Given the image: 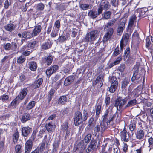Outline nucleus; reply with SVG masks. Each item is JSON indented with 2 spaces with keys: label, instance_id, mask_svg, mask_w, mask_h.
Instances as JSON below:
<instances>
[{
  "label": "nucleus",
  "instance_id": "1",
  "mask_svg": "<svg viewBox=\"0 0 153 153\" xmlns=\"http://www.w3.org/2000/svg\"><path fill=\"white\" fill-rule=\"evenodd\" d=\"M116 21V20L115 19H113L105 25L104 27V30L106 31L107 32L103 37L104 41H106L109 40L112 36L113 33V29L112 28H109V27L112 26Z\"/></svg>",
  "mask_w": 153,
  "mask_h": 153
},
{
  "label": "nucleus",
  "instance_id": "2",
  "mask_svg": "<svg viewBox=\"0 0 153 153\" xmlns=\"http://www.w3.org/2000/svg\"><path fill=\"white\" fill-rule=\"evenodd\" d=\"M98 34L97 30L92 31L86 35L85 40L88 42L93 41L97 37Z\"/></svg>",
  "mask_w": 153,
  "mask_h": 153
},
{
  "label": "nucleus",
  "instance_id": "3",
  "mask_svg": "<svg viewBox=\"0 0 153 153\" xmlns=\"http://www.w3.org/2000/svg\"><path fill=\"white\" fill-rule=\"evenodd\" d=\"M110 7L109 3L106 1L103 0L101 1L97 10L98 14H100L102 13L103 10H107Z\"/></svg>",
  "mask_w": 153,
  "mask_h": 153
},
{
  "label": "nucleus",
  "instance_id": "4",
  "mask_svg": "<svg viewBox=\"0 0 153 153\" xmlns=\"http://www.w3.org/2000/svg\"><path fill=\"white\" fill-rule=\"evenodd\" d=\"M106 129V126L103 123L97 124L94 128V131L96 134L100 132L102 133Z\"/></svg>",
  "mask_w": 153,
  "mask_h": 153
},
{
  "label": "nucleus",
  "instance_id": "5",
  "mask_svg": "<svg viewBox=\"0 0 153 153\" xmlns=\"http://www.w3.org/2000/svg\"><path fill=\"white\" fill-rule=\"evenodd\" d=\"M83 120L82 114L80 111H77L75 114L74 123L76 126H78L81 123Z\"/></svg>",
  "mask_w": 153,
  "mask_h": 153
},
{
  "label": "nucleus",
  "instance_id": "6",
  "mask_svg": "<svg viewBox=\"0 0 153 153\" xmlns=\"http://www.w3.org/2000/svg\"><path fill=\"white\" fill-rule=\"evenodd\" d=\"M110 81L111 83V86L109 88V91L111 93L114 92L116 90L118 85V82L116 77H112Z\"/></svg>",
  "mask_w": 153,
  "mask_h": 153
},
{
  "label": "nucleus",
  "instance_id": "7",
  "mask_svg": "<svg viewBox=\"0 0 153 153\" xmlns=\"http://www.w3.org/2000/svg\"><path fill=\"white\" fill-rule=\"evenodd\" d=\"M125 103V100L122 99L121 98H120L117 99L116 101L115 106L117 107V110H123L125 108L123 106Z\"/></svg>",
  "mask_w": 153,
  "mask_h": 153
},
{
  "label": "nucleus",
  "instance_id": "8",
  "mask_svg": "<svg viewBox=\"0 0 153 153\" xmlns=\"http://www.w3.org/2000/svg\"><path fill=\"white\" fill-rule=\"evenodd\" d=\"M59 67L56 65H53L48 68L46 71V74L49 77L53 73L56 72L59 69Z\"/></svg>",
  "mask_w": 153,
  "mask_h": 153
},
{
  "label": "nucleus",
  "instance_id": "9",
  "mask_svg": "<svg viewBox=\"0 0 153 153\" xmlns=\"http://www.w3.org/2000/svg\"><path fill=\"white\" fill-rule=\"evenodd\" d=\"M136 19V17L135 15H133L130 19L128 27V32L130 33L131 34V33L133 28L132 27L134 25V22Z\"/></svg>",
  "mask_w": 153,
  "mask_h": 153
},
{
  "label": "nucleus",
  "instance_id": "10",
  "mask_svg": "<svg viewBox=\"0 0 153 153\" xmlns=\"http://www.w3.org/2000/svg\"><path fill=\"white\" fill-rule=\"evenodd\" d=\"M129 35L128 33H125L123 35L120 42L121 48L127 44L129 40Z\"/></svg>",
  "mask_w": 153,
  "mask_h": 153
},
{
  "label": "nucleus",
  "instance_id": "11",
  "mask_svg": "<svg viewBox=\"0 0 153 153\" xmlns=\"http://www.w3.org/2000/svg\"><path fill=\"white\" fill-rule=\"evenodd\" d=\"M33 141L28 140L26 143L25 146V153H29L31 150Z\"/></svg>",
  "mask_w": 153,
  "mask_h": 153
},
{
  "label": "nucleus",
  "instance_id": "12",
  "mask_svg": "<svg viewBox=\"0 0 153 153\" xmlns=\"http://www.w3.org/2000/svg\"><path fill=\"white\" fill-rule=\"evenodd\" d=\"M126 21L122 19L120 21V23L118 25L117 28V33L119 35H120L124 29Z\"/></svg>",
  "mask_w": 153,
  "mask_h": 153
},
{
  "label": "nucleus",
  "instance_id": "13",
  "mask_svg": "<svg viewBox=\"0 0 153 153\" xmlns=\"http://www.w3.org/2000/svg\"><path fill=\"white\" fill-rule=\"evenodd\" d=\"M120 136L121 140L125 142H127L129 140V137L127 135L126 129L124 128V129L120 132Z\"/></svg>",
  "mask_w": 153,
  "mask_h": 153
},
{
  "label": "nucleus",
  "instance_id": "14",
  "mask_svg": "<svg viewBox=\"0 0 153 153\" xmlns=\"http://www.w3.org/2000/svg\"><path fill=\"white\" fill-rule=\"evenodd\" d=\"M145 132L142 129L138 130L135 133L136 138L139 140L143 139L144 137Z\"/></svg>",
  "mask_w": 153,
  "mask_h": 153
},
{
  "label": "nucleus",
  "instance_id": "15",
  "mask_svg": "<svg viewBox=\"0 0 153 153\" xmlns=\"http://www.w3.org/2000/svg\"><path fill=\"white\" fill-rule=\"evenodd\" d=\"M27 89L26 88H24L23 89L21 90L18 95L19 98L21 100L23 99L27 95Z\"/></svg>",
  "mask_w": 153,
  "mask_h": 153
},
{
  "label": "nucleus",
  "instance_id": "16",
  "mask_svg": "<svg viewBox=\"0 0 153 153\" xmlns=\"http://www.w3.org/2000/svg\"><path fill=\"white\" fill-rule=\"evenodd\" d=\"M32 131V129L28 126L24 127L22 128V134L24 136L26 137Z\"/></svg>",
  "mask_w": 153,
  "mask_h": 153
},
{
  "label": "nucleus",
  "instance_id": "17",
  "mask_svg": "<svg viewBox=\"0 0 153 153\" xmlns=\"http://www.w3.org/2000/svg\"><path fill=\"white\" fill-rule=\"evenodd\" d=\"M53 59L52 57L50 56L45 57L42 59V63L45 65H50L52 62Z\"/></svg>",
  "mask_w": 153,
  "mask_h": 153
},
{
  "label": "nucleus",
  "instance_id": "18",
  "mask_svg": "<svg viewBox=\"0 0 153 153\" xmlns=\"http://www.w3.org/2000/svg\"><path fill=\"white\" fill-rule=\"evenodd\" d=\"M97 142L94 139L91 140V144L89 146L87 149L86 151L87 152H89L94 149L96 147Z\"/></svg>",
  "mask_w": 153,
  "mask_h": 153
},
{
  "label": "nucleus",
  "instance_id": "19",
  "mask_svg": "<svg viewBox=\"0 0 153 153\" xmlns=\"http://www.w3.org/2000/svg\"><path fill=\"white\" fill-rule=\"evenodd\" d=\"M46 128L48 132H51L55 129V125L52 124L51 122H50L46 124Z\"/></svg>",
  "mask_w": 153,
  "mask_h": 153
},
{
  "label": "nucleus",
  "instance_id": "20",
  "mask_svg": "<svg viewBox=\"0 0 153 153\" xmlns=\"http://www.w3.org/2000/svg\"><path fill=\"white\" fill-rule=\"evenodd\" d=\"M42 30V27L40 25H39L35 27L32 34L33 36H36L39 34Z\"/></svg>",
  "mask_w": 153,
  "mask_h": 153
},
{
  "label": "nucleus",
  "instance_id": "21",
  "mask_svg": "<svg viewBox=\"0 0 153 153\" xmlns=\"http://www.w3.org/2000/svg\"><path fill=\"white\" fill-rule=\"evenodd\" d=\"M28 67L32 71H35L37 68V64L34 61L30 62L28 64Z\"/></svg>",
  "mask_w": 153,
  "mask_h": 153
},
{
  "label": "nucleus",
  "instance_id": "22",
  "mask_svg": "<svg viewBox=\"0 0 153 153\" xmlns=\"http://www.w3.org/2000/svg\"><path fill=\"white\" fill-rule=\"evenodd\" d=\"M5 30L9 32H12L14 30L16 27V25L13 24H8L4 26Z\"/></svg>",
  "mask_w": 153,
  "mask_h": 153
},
{
  "label": "nucleus",
  "instance_id": "23",
  "mask_svg": "<svg viewBox=\"0 0 153 153\" xmlns=\"http://www.w3.org/2000/svg\"><path fill=\"white\" fill-rule=\"evenodd\" d=\"M42 79L40 78L37 80L32 85V87L34 89H36L39 87L42 82Z\"/></svg>",
  "mask_w": 153,
  "mask_h": 153
},
{
  "label": "nucleus",
  "instance_id": "24",
  "mask_svg": "<svg viewBox=\"0 0 153 153\" xmlns=\"http://www.w3.org/2000/svg\"><path fill=\"white\" fill-rule=\"evenodd\" d=\"M100 14H98V12H97L94 10H91L88 13V15L92 18H95L98 15Z\"/></svg>",
  "mask_w": 153,
  "mask_h": 153
},
{
  "label": "nucleus",
  "instance_id": "25",
  "mask_svg": "<svg viewBox=\"0 0 153 153\" xmlns=\"http://www.w3.org/2000/svg\"><path fill=\"white\" fill-rule=\"evenodd\" d=\"M33 36L32 33L28 31H25L22 33V37L25 38L30 39Z\"/></svg>",
  "mask_w": 153,
  "mask_h": 153
},
{
  "label": "nucleus",
  "instance_id": "26",
  "mask_svg": "<svg viewBox=\"0 0 153 153\" xmlns=\"http://www.w3.org/2000/svg\"><path fill=\"white\" fill-rule=\"evenodd\" d=\"M67 101V98L65 96H63L60 97L58 100V103L59 104H64Z\"/></svg>",
  "mask_w": 153,
  "mask_h": 153
},
{
  "label": "nucleus",
  "instance_id": "27",
  "mask_svg": "<svg viewBox=\"0 0 153 153\" xmlns=\"http://www.w3.org/2000/svg\"><path fill=\"white\" fill-rule=\"evenodd\" d=\"M30 119V116L29 114L25 113L22 116V121L23 123H25L26 121L29 120Z\"/></svg>",
  "mask_w": 153,
  "mask_h": 153
},
{
  "label": "nucleus",
  "instance_id": "28",
  "mask_svg": "<svg viewBox=\"0 0 153 153\" xmlns=\"http://www.w3.org/2000/svg\"><path fill=\"white\" fill-rule=\"evenodd\" d=\"M73 80V77L72 76H69L67 77L64 81V85L67 86L71 84Z\"/></svg>",
  "mask_w": 153,
  "mask_h": 153
},
{
  "label": "nucleus",
  "instance_id": "29",
  "mask_svg": "<svg viewBox=\"0 0 153 153\" xmlns=\"http://www.w3.org/2000/svg\"><path fill=\"white\" fill-rule=\"evenodd\" d=\"M111 13L109 11L105 12L102 14V18L105 19H109L111 16Z\"/></svg>",
  "mask_w": 153,
  "mask_h": 153
},
{
  "label": "nucleus",
  "instance_id": "30",
  "mask_svg": "<svg viewBox=\"0 0 153 153\" xmlns=\"http://www.w3.org/2000/svg\"><path fill=\"white\" fill-rule=\"evenodd\" d=\"M80 8L83 10H85L92 8V5L87 4H81L80 5Z\"/></svg>",
  "mask_w": 153,
  "mask_h": 153
},
{
  "label": "nucleus",
  "instance_id": "31",
  "mask_svg": "<svg viewBox=\"0 0 153 153\" xmlns=\"http://www.w3.org/2000/svg\"><path fill=\"white\" fill-rule=\"evenodd\" d=\"M35 102L34 101H32L30 102L27 106L26 108L27 109L30 110L35 106Z\"/></svg>",
  "mask_w": 153,
  "mask_h": 153
},
{
  "label": "nucleus",
  "instance_id": "32",
  "mask_svg": "<svg viewBox=\"0 0 153 153\" xmlns=\"http://www.w3.org/2000/svg\"><path fill=\"white\" fill-rule=\"evenodd\" d=\"M136 100L135 99L130 101L127 105H126L125 107H130L131 106H134L136 105Z\"/></svg>",
  "mask_w": 153,
  "mask_h": 153
},
{
  "label": "nucleus",
  "instance_id": "33",
  "mask_svg": "<svg viewBox=\"0 0 153 153\" xmlns=\"http://www.w3.org/2000/svg\"><path fill=\"white\" fill-rule=\"evenodd\" d=\"M51 47V45L48 43H45L41 45L42 49L44 50H46L50 48Z\"/></svg>",
  "mask_w": 153,
  "mask_h": 153
},
{
  "label": "nucleus",
  "instance_id": "34",
  "mask_svg": "<svg viewBox=\"0 0 153 153\" xmlns=\"http://www.w3.org/2000/svg\"><path fill=\"white\" fill-rule=\"evenodd\" d=\"M36 7V10H42L44 7V5L42 3H40L35 5Z\"/></svg>",
  "mask_w": 153,
  "mask_h": 153
},
{
  "label": "nucleus",
  "instance_id": "35",
  "mask_svg": "<svg viewBox=\"0 0 153 153\" xmlns=\"http://www.w3.org/2000/svg\"><path fill=\"white\" fill-rule=\"evenodd\" d=\"M19 133L18 132H16L14 133L13 136V140L14 143H16L18 139Z\"/></svg>",
  "mask_w": 153,
  "mask_h": 153
},
{
  "label": "nucleus",
  "instance_id": "36",
  "mask_svg": "<svg viewBox=\"0 0 153 153\" xmlns=\"http://www.w3.org/2000/svg\"><path fill=\"white\" fill-rule=\"evenodd\" d=\"M26 58L23 56H19L17 58V62L19 64L23 63L25 60Z\"/></svg>",
  "mask_w": 153,
  "mask_h": 153
},
{
  "label": "nucleus",
  "instance_id": "37",
  "mask_svg": "<svg viewBox=\"0 0 153 153\" xmlns=\"http://www.w3.org/2000/svg\"><path fill=\"white\" fill-rule=\"evenodd\" d=\"M96 108V115L98 117L101 111V105H97Z\"/></svg>",
  "mask_w": 153,
  "mask_h": 153
},
{
  "label": "nucleus",
  "instance_id": "38",
  "mask_svg": "<svg viewBox=\"0 0 153 153\" xmlns=\"http://www.w3.org/2000/svg\"><path fill=\"white\" fill-rule=\"evenodd\" d=\"M128 82V81L126 79L124 80L122 82V88L123 90H125V88L127 85Z\"/></svg>",
  "mask_w": 153,
  "mask_h": 153
},
{
  "label": "nucleus",
  "instance_id": "39",
  "mask_svg": "<svg viewBox=\"0 0 153 153\" xmlns=\"http://www.w3.org/2000/svg\"><path fill=\"white\" fill-rule=\"evenodd\" d=\"M139 35L137 32H135L133 34L132 40L133 41L138 40L139 39Z\"/></svg>",
  "mask_w": 153,
  "mask_h": 153
},
{
  "label": "nucleus",
  "instance_id": "40",
  "mask_svg": "<svg viewBox=\"0 0 153 153\" xmlns=\"http://www.w3.org/2000/svg\"><path fill=\"white\" fill-rule=\"evenodd\" d=\"M91 137V135L90 134H87L85 137L84 141L86 143H88L90 140Z\"/></svg>",
  "mask_w": 153,
  "mask_h": 153
},
{
  "label": "nucleus",
  "instance_id": "41",
  "mask_svg": "<svg viewBox=\"0 0 153 153\" xmlns=\"http://www.w3.org/2000/svg\"><path fill=\"white\" fill-rule=\"evenodd\" d=\"M37 43L38 42L37 41H34L29 43L28 45V46L30 48H32L36 46Z\"/></svg>",
  "mask_w": 153,
  "mask_h": 153
},
{
  "label": "nucleus",
  "instance_id": "42",
  "mask_svg": "<svg viewBox=\"0 0 153 153\" xmlns=\"http://www.w3.org/2000/svg\"><path fill=\"white\" fill-rule=\"evenodd\" d=\"M83 117H82L83 121H85L88 118V113L87 111L84 110L83 111Z\"/></svg>",
  "mask_w": 153,
  "mask_h": 153
},
{
  "label": "nucleus",
  "instance_id": "43",
  "mask_svg": "<svg viewBox=\"0 0 153 153\" xmlns=\"http://www.w3.org/2000/svg\"><path fill=\"white\" fill-rule=\"evenodd\" d=\"M137 73V72L134 73L133 75V76L132 77L131 80L132 81H134L136 79H138L139 75L138 76Z\"/></svg>",
  "mask_w": 153,
  "mask_h": 153
},
{
  "label": "nucleus",
  "instance_id": "44",
  "mask_svg": "<svg viewBox=\"0 0 153 153\" xmlns=\"http://www.w3.org/2000/svg\"><path fill=\"white\" fill-rule=\"evenodd\" d=\"M37 132L38 131L36 130H34L33 131L31 137L30 139L32 140V141H34V139L36 137V134Z\"/></svg>",
  "mask_w": 153,
  "mask_h": 153
},
{
  "label": "nucleus",
  "instance_id": "45",
  "mask_svg": "<svg viewBox=\"0 0 153 153\" xmlns=\"http://www.w3.org/2000/svg\"><path fill=\"white\" fill-rule=\"evenodd\" d=\"M15 150L16 153H21V146L18 145H16L15 147Z\"/></svg>",
  "mask_w": 153,
  "mask_h": 153
},
{
  "label": "nucleus",
  "instance_id": "46",
  "mask_svg": "<svg viewBox=\"0 0 153 153\" xmlns=\"http://www.w3.org/2000/svg\"><path fill=\"white\" fill-rule=\"evenodd\" d=\"M9 97L8 95H4L1 97L2 100L4 102H6L8 100Z\"/></svg>",
  "mask_w": 153,
  "mask_h": 153
},
{
  "label": "nucleus",
  "instance_id": "47",
  "mask_svg": "<svg viewBox=\"0 0 153 153\" xmlns=\"http://www.w3.org/2000/svg\"><path fill=\"white\" fill-rule=\"evenodd\" d=\"M146 47L148 48L149 46L151 44V42L150 41V38L148 37L146 38Z\"/></svg>",
  "mask_w": 153,
  "mask_h": 153
},
{
  "label": "nucleus",
  "instance_id": "48",
  "mask_svg": "<svg viewBox=\"0 0 153 153\" xmlns=\"http://www.w3.org/2000/svg\"><path fill=\"white\" fill-rule=\"evenodd\" d=\"M103 79V77L102 76H98L96 80V83H98L102 81Z\"/></svg>",
  "mask_w": 153,
  "mask_h": 153
},
{
  "label": "nucleus",
  "instance_id": "49",
  "mask_svg": "<svg viewBox=\"0 0 153 153\" xmlns=\"http://www.w3.org/2000/svg\"><path fill=\"white\" fill-rule=\"evenodd\" d=\"M128 145L126 143H124L123 145V146L122 149L124 152L126 153L127 152L128 150Z\"/></svg>",
  "mask_w": 153,
  "mask_h": 153
},
{
  "label": "nucleus",
  "instance_id": "50",
  "mask_svg": "<svg viewBox=\"0 0 153 153\" xmlns=\"http://www.w3.org/2000/svg\"><path fill=\"white\" fill-rule=\"evenodd\" d=\"M110 97H106L105 98V102L106 106H108L110 102Z\"/></svg>",
  "mask_w": 153,
  "mask_h": 153
},
{
  "label": "nucleus",
  "instance_id": "51",
  "mask_svg": "<svg viewBox=\"0 0 153 153\" xmlns=\"http://www.w3.org/2000/svg\"><path fill=\"white\" fill-rule=\"evenodd\" d=\"M60 22L59 20H57L55 22L54 26L58 29L60 27Z\"/></svg>",
  "mask_w": 153,
  "mask_h": 153
},
{
  "label": "nucleus",
  "instance_id": "52",
  "mask_svg": "<svg viewBox=\"0 0 153 153\" xmlns=\"http://www.w3.org/2000/svg\"><path fill=\"white\" fill-rule=\"evenodd\" d=\"M11 45L9 43H7L4 45V48L5 50H9L11 48Z\"/></svg>",
  "mask_w": 153,
  "mask_h": 153
},
{
  "label": "nucleus",
  "instance_id": "53",
  "mask_svg": "<svg viewBox=\"0 0 153 153\" xmlns=\"http://www.w3.org/2000/svg\"><path fill=\"white\" fill-rule=\"evenodd\" d=\"M57 32L55 31V30H54V29H53L51 34V36L52 37H55L56 36H57Z\"/></svg>",
  "mask_w": 153,
  "mask_h": 153
},
{
  "label": "nucleus",
  "instance_id": "54",
  "mask_svg": "<svg viewBox=\"0 0 153 153\" xmlns=\"http://www.w3.org/2000/svg\"><path fill=\"white\" fill-rule=\"evenodd\" d=\"M55 92V90L53 89H51L49 92V97L51 98L52 96L54 94Z\"/></svg>",
  "mask_w": 153,
  "mask_h": 153
},
{
  "label": "nucleus",
  "instance_id": "55",
  "mask_svg": "<svg viewBox=\"0 0 153 153\" xmlns=\"http://www.w3.org/2000/svg\"><path fill=\"white\" fill-rule=\"evenodd\" d=\"M59 39L60 42H63L66 40V39L65 36H61L59 37Z\"/></svg>",
  "mask_w": 153,
  "mask_h": 153
},
{
  "label": "nucleus",
  "instance_id": "56",
  "mask_svg": "<svg viewBox=\"0 0 153 153\" xmlns=\"http://www.w3.org/2000/svg\"><path fill=\"white\" fill-rule=\"evenodd\" d=\"M31 52L32 51H23L22 53L23 55L27 56L29 55Z\"/></svg>",
  "mask_w": 153,
  "mask_h": 153
},
{
  "label": "nucleus",
  "instance_id": "57",
  "mask_svg": "<svg viewBox=\"0 0 153 153\" xmlns=\"http://www.w3.org/2000/svg\"><path fill=\"white\" fill-rule=\"evenodd\" d=\"M136 128V126L135 124H131L130 125L129 129L131 131H133Z\"/></svg>",
  "mask_w": 153,
  "mask_h": 153
},
{
  "label": "nucleus",
  "instance_id": "58",
  "mask_svg": "<svg viewBox=\"0 0 153 153\" xmlns=\"http://www.w3.org/2000/svg\"><path fill=\"white\" fill-rule=\"evenodd\" d=\"M125 66L124 64H121L119 68L120 71H123L125 69Z\"/></svg>",
  "mask_w": 153,
  "mask_h": 153
},
{
  "label": "nucleus",
  "instance_id": "59",
  "mask_svg": "<svg viewBox=\"0 0 153 153\" xmlns=\"http://www.w3.org/2000/svg\"><path fill=\"white\" fill-rule=\"evenodd\" d=\"M122 59V58L121 57H118L117 59L114 62L116 65L120 63V61H121Z\"/></svg>",
  "mask_w": 153,
  "mask_h": 153
},
{
  "label": "nucleus",
  "instance_id": "60",
  "mask_svg": "<svg viewBox=\"0 0 153 153\" xmlns=\"http://www.w3.org/2000/svg\"><path fill=\"white\" fill-rule=\"evenodd\" d=\"M10 59V56H4V58L1 60V62H5L7 61L8 60Z\"/></svg>",
  "mask_w": 153,
  "mask_h": 153
},
{
  "label": "nucleus",
  "instance_id": "61",
  "mask_svg": "<svg viewBox=\"0 0 153 153\" xmlns=\"http://www.w3.org/2000/svg\"><path fill=\"white\" fill-rule=\"evenodd\" d=\"M130 48L129 47L127 48L124 52L125 56L127 57L130 53Z\"/></svg>",
  "mask_w": 153,
  "mask_h": 153
},
{
  "label": "nucleus",
  "instance_id": "62",
  "mask_svg": "<svg viewBox=\"0 0 153 153\" xmlns=\"http://www.w3.org/2000/svg\"><path fill=\"white\" fill-rule=\"evenodd\" d=\"M119 53V50L118 48H116L113 53V55L114 56H116Z\"/></svg>",
  "mask_w": 153,
  "mask_h": 153
},
{
  "label": "nucleus",
  "instance_id": "63",
  "mask_svg": "<svg viewBox=\"0 0 153 153\" xmlns=\"http://www.w3.org/2000/svg\"><path fill=\"white\" fill-rule=\"evenodd\" d=\"M143 147L141 146L139 149H137L135 151V153H143Z\"/></svg>",
  "mask_w": 153,
  "mask_h": 153
},
{
  "label": "nucleus",
  "instance_id": "64",
  "mask_svg": "<svg viewBox=\"0 0 153 153\" xmlns=\"http://www.w3.org/2000/svg\"><path fill=\"white\" fill-rule=\"evenodd\" d=\"M148 141L150 146L153 145V138L152 137H151L148 139Z\"/></svg>",
  "mask_w": 153,
  "mask_h": 153
}]
</instances>
